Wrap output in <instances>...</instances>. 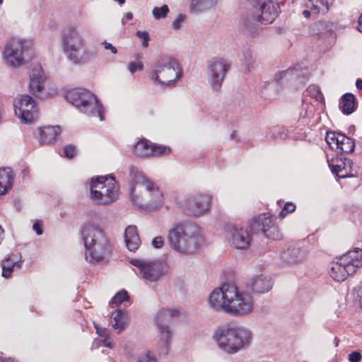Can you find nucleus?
<instances>
[{"mask_svg":"<svg viewBox=\"0 0 362 362\" xmlns=\"http://www.w3.org/2000/svg\"><path fill=\"white\" fill-rule=\"evenodd\" d=\"M209 303L215 310H223L231 315L240 317L252 313L254 302L252 297L229 284L214 290L209 296Z\"/></svg>","mask_w":362,"mask_h":362,"instance_id":"1","label":"nucleus"},{"mask_svg":"<svg viewBox=\"0 0 362 362\" xmlns=\"http://www.w3.org/2000/svg\"><path fill=\"white\" fill-rule=\"evenodd\" d=\"M167 238L170 247L183 255L197 251L203 240L201 228L190 221L174 223L168 230Z\"/></svg>","mask_w":362,"mask_h":362,"instance_id":"2","label":"nucleus"},{"mask_svg":"<svg viewBox=\"0 0 362 362\" xmlns=\"http://www.w3.org/2000/svg\"><path fill=\"white\" fill-rule=\"evenodd\" d=\"M255 9L247 11L241 19L242 30L246 34L252 35L258 31V23L270 24L281 12V6L285 0H248Z\"/></svg>","mask_w":362,"mask_h":362,"instance_id":"3","label":"nucleus"},{"mask_svg":"<svg viewBox=\"0 0 362 362\" xmlns=\"http://www.w3.org/2000/svg\"><path fill=\"white\" fill-rule=\"evenodd\" d=\"M82 235L86 261L93 264L107 262L111 245L104 230L95 223L88 222L83 226Z\"/></svg>","mask_w":362,"mask_h":362,"instance_id":"4","label":"nucleus"},{"mask_svg":"<svg viewBox=\"0 0 362 362\" xmlns=\"http://www.w3.org/2000/svg\"><path fill=\"white\" fill-rule=\"evenodd\" d=\"M213 338L221 350L234 354L250 346L252 334L246 327L225 325L215 329Z\"/></svg>","mask_w":362,"mask_h":362,"instance_id":"5","label":"nucleus"},{"mask_svg":"<svg viewBox=\"0 0 362 362\" xmlns=\"http://www.w3.org/2000/svg\"><path fill=\"white\" fill-rule=\"evenodd\" d=\"M129 175L132 181L130 189L132 201L137 204V201L139 198L137 192L141 191V189L144 188L146 190L144 199L150 206L153 208L157 207L161 203L162 199V193L159 188L155 183L147 179L144 174L139 171L134 166L129 168Z\"/></svg>","mask_w":362,"mask_h":362,"instance_id":"6","label":"nucleus"},{"mask_svg":"<svg viewBox=\"0 0 362 362\" xmlns=\"http://www.w3.org/2000/svg\"><path fill=\"white\" fill-rule=\"evenodd\" d=\"M66 100L89 117H98L104 119L103 107L96 95L84 88H74L66 93Z\"/></svg>","mask_w":362,"mask_h":362,"instance_id":"7","label":"nucleus"},{"mask_svg":"<svg viewBox=\"0 0 362 362\" xmlns=\"http://www.w3.org/2000/svg\"><path fill=\"white\" fill-rule=\"evenodd\" d=\"M149 77L154 82L167 86L174 83L181 77V70L175 59L163 56L156 61Z\"/></svg>","mask_w":362,"mask_h":362,"instance_id":"8","label":"nucleus"},{"mask_svg":"<svg viewBox=\"0 0 362 362\" xmlns=\"http://www.w3.org/2000/svg\"><path fill=\"white\" fill-rule=\"evenodd\" d=\"M90 197L98 204H110L118 197V186L112 176H100L92 178Z\"/></svg>","mask_w":362,"mask_h":362,"instance_id":"9","label":"nucleus"},{"mask_svg":"<svg viewBox=\"0 0 362 362\" xmlns=\"http://www.w3.org/2000/svg\"><path fill=\"white\" fill-rule=\"evenodd\" d=\"M62 41L64 52L70 61L75 64L86 62L83 38L75 28L70 27L64 30Z\"/></svg>","mask_w":362,"mask_h":362,"instance_id":"10","label":"nucleus"},{"mask_svg":"<svg viewBox=\"0 0 362 362\" xmlns=\"http://www.w3.org/2000/svg\"><path fill=\"white\" fill-rule=\"evenodd\" d=\"M31 47L32 42L30 40L18 38L9 39L4 51L7 63L13 67L22 65L25 55L30 56L28 52Z\"/></svg>","mask_w":362,"mask_h":362,"instance_id":"11","label":"nucleus"},{"mask_svg":"<svg viewBox=\"0 0 362 362\" xmlns=\"http://www.w3.org/2000/svg\"><path fill=\"white\" fill-rule=\"evenodd\" d=\"M16 115L25 124H31L38 118V108L29 95H21L13 101Z\"/></svg>","mask_w":362,"mask_h":362,"instance_id":"12","label":"nucleus"},{"mask_svg":"<svg viewBox=\"0 0 362 362\" xmlns=\"http://www.w3.org/2000/svg\"><path fill=\"white\" fill-rule=\"evenodd\" d=\"M249 227L253 233H262L267 238L276 240L282 238L278 226L269 214H262L250 221Z\"/></svg>","mask_w":362,"mask_h":362,"instance_id":"13","label":"nucleus"},{"mask_svg":"<svg viewBox=\"0 0 362 362\" xmlns=\"http://www.w3.org/2000/svg\"><path fill=\"white\" fill-rule=\"evenodd\" d=\"M211 196L203 193L189 194L181 202L185 212L192 216H199L207 211L210 206Z\"/></svg>","mask_w":362,"mask_h":362,"instance_id":"14","label":"nucleus"},{"mask_svg":"<svg viewBox=\"0 0 362 362\" xmlns=\"http://www.w3.org/2000/svg\"><path fill=\"white\" fill-rule=\"evenodd\" d=\"M180 311L177 309L162 308L156 315L155 322L160 333V340L164 346H168L171 337L170 324L173 318L178 315Z\"/></svg>","mask_w":362,"mask_h":362,"instance_id":"15","label":"nucleus"},{"mask_svg":"<svg viewBox=\"0 0 362 362\" xmlns=\"http://www.w3.org/2000/svg\"><path fill=\"white\" fill-rule=\"evenodd\" d=\"M229 69V65L223 59H212L208 62L206 74L214 90L220 88Z\"/></svg>","mask_w":362,"mask_h":362,"instance_id":"16","label":"nucleus"},{"mask_svg":"<svg viewBox=\"0 0 362 362\" xmlns=\"http://www.w3.org/2000/svg\"><path fill=\"white\" fill-rule=\"evenodd\" d=\"M131 263L139 269L144 279L151 282L157 281L163 274V264L159 260L134 259L131 261Z\"/></svg>","mask_w":362,"mask_h":362,"instance_id":"17","label":"nucleus"},{"mask_svg":"<svg viewBox=\"0 0 362 362\" xmlns=\"http://www.w3.org/2000/svg\"><path fill=\"white\" fill-rule=\"evenodd\" d=\"M226 231L229 243L235 248L244 250L249 247L251 236L247 228L228 224L226 226Z\"/></svg>","mask_w":362,"mask_h":362,"instance_id":"18","label":"nucleus"},{"mask_svg":"<svg viewBox=\"0 0 362 362\" xmlns=\"http://www.w3.org/2000/svg\"><path fill=\"white\" fill-rule=\"evenodd\" d=\"M247 286L254 293H264L272 288V282L270 277L260 274L253 277L248 283Z\"/></svg>","mask_w":362,"mask_h":362,"instance_id":"19","label":"nucleus"},{"mask_svg":"<svg viewBox=\"0 0 362 362\" xmlns=\"http://www.w3.org/2000/svg\"><path fill=\"white\" fill-rule=\"evenodd\" d=\"M43 88V72L42 68L37 66L33 69L30 76V92L35 96H40Z\"/></svg>","mask_w":362,"mask_h":362,"instance_id":"20","label":"nucleus"},{"mask_svg":"<svg viewBox=\"0 0 362 362\" xmlns=\"http://www.w3.org/2000/svg\"><path fill=\"white\" fill-rule=\"evenodd\" d=\"M40 144H50L57 141V136L61 133L59 126H47L39 128Z\"/></svg>","mask_w":362,"mask_h":362,"instance_id":"21","label":"nucleus"},{"mask_svg":"<svg viewBox=\"0 0 362 362\" xmlns=\"http://www.w3.org/2000/svg\"><path fill=\"white\" fill-rule=\"evenodd\" d=\"M280 258L285 264H296L303 259L304 252L298 247H288L281 252Z\"/></svg>","mask_w":362,"mask_h":362,"instance_id":"22","label":"nucleus"},{"mask_svg":"<svg viewBox=\"0 0 362 362\" xmlns=\"http://www.w3.org/2000/svg\"><path fill=\"white\" fill-rule=\"evenodd\" d=\"M333 25L327 21H319L310 26V33L313 35L322 37L332 30Z\"/></svg>","mask_w":362,"mask_h":362,"instance_id":"23","label":"nucleus"},{"mask_svg":"<svg viewBox=\"0 0 362 362\" xmlns=\"http://www.w3.org/2000/svg\"><path fill=\"white\" fill-rule=\"evenodd\" d=\"M356 98L352 93L344 94L339 100V108L343 114L349 115L355 110Z\"/></svg>","mask_w":362,"mask_h":362,"instance_id":"24","label":"nucleus"},{"mask_svg":"<svg viewBox=\"0 0 362 362\" xmlns=\"http://www.w3.org/2000/svg\"><path fill=\"white\" fill-rule=\"evenodd\" d=\"M329 276L336 281H343L347 278V272L344 268V264L341 262V257L336 262H332Z\"/></svg>","mask_w":362,"mask_h":362,"instance_id":"25","label":"nucleus"},{"mask_svg":"<svg viewBox=\"0 0 362 362\" xmlns=\"http://www.w3.org/2000/svg\"><path fill=\"white\" fill-rule=\"evenodd\" d=\"M23 260L21 257L18 260L16 257V255H12L5 259L2 263V276L4 278H9L11 276V273L13 270V267H21Z\"/></svg>","mask_w":362,"mask_h":362,"instance_id":"26","label":"nucleus"},{"mask_svg":"<svg viewBox=\"0 0 362 362\" xmlns=\"http://www.w3.org/2000/svg\"><path fill=\"white\" fill-rule=\"evenodd\" d=\"M153 148L150 144L149 141L141 139L134 146L133 153L139 157H146L153 155Z\"/></svg>","mask_w":362,"mask_h":362,"instance_id":"27","label":"nucleus"},{"mask_svg":"<svg viewBox=\"0 0 362 362\" xmlns=\"http://www.w3.org/2000/svg\"><path fill=\"white\" fill-rule=\"evenodd\" d=\"M334 0H306L305 6L316 13L327 12Z\"/></svg>","mask_w":362,"mask_h":362,"instance_id":"28","label":"nucleus"},{"mask_svg":"<svg viewBox=\"0 0 362 362\" xmlns=\"http://www.w3.org/2000/svg\"><path fill=\"white\" fill-rule=\"evenodd\" d=\"M288 136V130L284 127H274L266 132V139L268 141L284 140Z\"/></svg>","mask_w":362,"mask_h":362,"instance_id":"29","label":"nucleus"},{"mask_svg":"<svg viewBox=\"0 0 362 362\" xmlns=\"http://www.w3.org/2000/svg\"><path fill=\"white\" fill-rule=\"evenodd\" d=\"M127 317L125 313L121 309H117L112 315V327L117 329L119 332L127 327Z\"/></svg>","mask_w":362,"mask_h":362,"instance_id":"30","label":"nucleus"},{"mask_svg":"<svg viewBox=\"0 0 362 362\" xmlns=\"http://www.w3.org/2000/svg\"><path fill=\"white\" fill-rule=\"evenodd\" d=\"M218 0H192L191 8L195 12H203L214 7Z\"/></svg>","mask_w":362,"mask_h":362,"instance_id":"31","label":"nucleus"},{"mask_svg":"<svg viewBox=\"0 0 362 362\" xmlns=\"http://www.w3.org/2000/svg\"><path fill=\"white\" fill-rule=\"evenodd\" d=\"M341 139L339 142V147L336 151L340 153H351L354 151L355 143L354 140L346 135L343 134L340 136Z\"/></svg>","mask_w":362,"mask_h":362,"instance_id":"32","label":"nucleus"},{"mask_svg":"<svg viewBox=\"0 0 362 362\" xmlns=\"http://www.w3.org/2000/svg\"><path fill=\"white\" fill-rule=\"evenodd\" d=\"M341 164L339 163H329V167L331 168L332 172L334 174H336L339 177L341 178L346 177L348 176L347 172L346 171L345 165H349V166L353 163L350 159H344V161L340 160Z\"/></svg>","mask_w":362,"mask_h":362,"instance_id":"33","label":"nucleus"},{"mask_svg":"<svg viewBox=\"0 0 362 362\" xmlns=\"http://www.w3.org/2000/svg\"><path fill=\"white\" fill-rule=\"evenodd\" d=\"M341 257L344 263L347 264L348 262L356 263V261H358L362 264V250L356 248L352 251L348 252Z\"/></svg>","mask_w":362,"mask_h":362,"instance_id":"34","label":"nucleus"},{"mask_svg":"<svg viewBox=\"0 0 362 362\" xmlns=\"http://www.w3.org/2000/svg\"><path fill=\"white\" fill-rule=\"evenodd\" d=\"M342 135L343 134L336 132H327L325 136L326 142L331 148L336 150L337 147L339 146V142Z\"/></svg>","mask_w":362,"mask_h":362,"instance_id":"35","label":"nucleus"},{"mask_svg":"<svg viewBox=\"0 0 362 362\" xmlns=\"http://www.w3.org/2000/svg\"><path fill=\"white\" fill-rule=\"evenodd\" d=\"M13 172L11 168L0 169V183L11 187L13 181Z\"/></svg>","mask_w":362,"mask_h":362,"instance_id":"36","label":"nucleus"},{"mask_svg":"<svg viewBox=\"0 0 362 362\" xmlns=\"http://www.w3.org/2000/svg\"><path fill=\"white\" fill-rule=\"evenodd\" d=\"M288 75L294 76L296 78L300 77V68L296 66L295 67L289 68L286 70L279 71L275 74L274 78L275 81L279 82L283 78L287 76Z\"/></svg>","mask_w":362,"mask_h":362,"instance_id":"37","label":"nucleus"},{"mask_svg":"<svg viewBox=\"0 0 362 362\" xmlns=\"http://www.w3.org/2000/svg\"><path fill=\"white\" fill-rule=\"evenodd\" d=\"M305 94L316 99V100H317V101L321 102V101L324 100L323 95L321 93L320 87L317 86H315V85L309 86L305 91Z\"/></svg>","mask_w":362,"mask_h":362,"instance_id":"38","label":"nucleus"},{"mask_svg":"<svg viewBox=\"0 0 362 362\" xmlns=\"http://www.w3.org/2000/svg\"><path fill=\"white\" fill-rule=\"evenodd\" d=\"M129 299L128 293L122 290L117 292L112 298L110 303L114 304L115 306H119L124 301H127Z\"/></svg>","mask_w":362,"mask_h":362,"instance_id":"39","label":"nucleus"},{"mask_svg":"<svg viewBox=\"0 0 362 362\" xmlns=\"http://www.w3.org/2000/svg\"><path fill=\"white\" fill-rule=\"evenodd\" d=\"M125 240L127 247L129 251H135L138 249L141 244V240L139 235H134V237H131L127 238Z\"/></svg>","mask_w":362,"mask_h":362,"instance_id":"40","label":"nucleus"},{"mask_svg":"<svg viewBox=\"0 0 362 362\" xmlns=\"http://www.w3.org/2000/svg\"><path fill=\"white\" fill-rule=\"evenodd\" d=\"M168 12L169 8L167 5H163L160 8L154 7L152 11L153 16L156 20L165 18Z\"/></svg>","mask_w":362,"mask_h":362,"instance_id":"41","label":"nucleus"},{"mask_svg":"<svg viewBox=\"0 0 362 362\" xmlns=\"http://www.w3.org/2000/svg\"><path fill=\"white\" fill-rule=\"evenodd\" d=\"M242 61L245 65L247 71H250L254 62L250 50L246 49L243 52Z\"/></svg>","mask_w":362,"mask_h":362,"instance_id":"42","label":"nucleus"},{"mask_svg":"<svg viewBox=\"0 0 362 362\" xmlns=\"http://www.w3.org/2000/svg\"><path fill=\"white\" fill-rule=\"evenodd\" d=\"M296 208V205L293 202H286L279 212V217L281 219L284 218L288 214L293 212Z\"/></svg>","mask_w":362,"mask_h":362,"instance_id":"43","label":"nucleus"},{"mask_svg":"<svg viewBox=\"0 0 362 362\" xmlns=\"http://www.w3.org/2000/svg\"><path fill=\"white\" fill-rule=\"evenodd\" d=\"M341 262L344 264L346 272H347V276L354 274L356 271V269L362 266V264H361L358 261H356V263L348 262L346 264L344 263L343 260L341 259Z\"/></svg>","mask_w":362,"mask_h":362,"instance_id":"44","label":"nucleus"},{"mask_svg":"<svg viewBox=\"0 0 362 362\" xmlns=\"http://www.w3.org/2000/svg\"><path fill=\"white\" fill-rule=\"evenodd\" d=\"M136 35L137 37L142 40L141 45L144 47H147L148 45V41L150 40L148 33L146 31L138 30L136 33Z\"/></svg>","mask_w":362,"mask_h":362,"instance_id":"45","label":"nucleus"},{"mask_svg":"<svg viewBox=\"0 0 362 362\" xmlns=\"http://www.w3.org/2000/svg\"><path fill=\"white\" fill-rule=\"evenodd\" d=\"M76 152V148L72 145H66L64 148V153L65 157L72 158L74 157Z\"/></svg>","mask_w":362,"mask_h":362,"instance_id":"46","label":"nucleus"},{"mask_svg":"<svg viewBox=\"0 0 362 362\" xmlns=\"http://www.w3.org/2000/svg\"><path fill=\"white\" fill-rule=\"evenodd\" d=\"M137 228L135 226H129L124 232V240L129 238L131 237H134V235H138Z\"/></svg>","mask_w":362,"mask_h":362,"instance_id":"47","label":"nucleus"},{"mask_svg":"<svg viewBox=\"0 0 362 362\" xmlns=\"http://www.w3.org/2000/svg\"><path fill=\"white\" fill-rule=\"evenodd\" d=\"M137 362H157V361L151 353L148 352L146 354L139 356Z\"/></svg>","mask_w":362,"mask_h":362,"instance_id":"48","label":"nucleus"},{"mask_svg":"<svg viewBox=\"0 0 362 362\" xmlns=\"http://www.w3.org/2000/svg\"><path fill=\"white\" fill-rule=\"evenodd\" d=\"M185 18V15L180 13L178 16L173 21L172 27L175 30H178L180 28L181 23L184 21Z\"/></svg>","mask_w":362,"mask_h":362,"instance_id":"49","label":"nucleus"},{"mask_svg":"<svg viewBox=\"0 0 362 362\" xmlns=\"http://www.w3.org/2000/svg\"><path fill=\"white\" fill-rule=\"evenodd\" d=\"M152 148H153V154L160 155V154L165 153L167 152H170V148H167L163 146L152 145Z\"/></svg>","mask_w":362,"mask_h":362,"instance_id":"50","label":"nucleus"},{"mask_svg":"<svg viewBox=\"0 0 362 362\" xmlns=\"http://www.w3.org/2000/svg\"><path fill=\"white\" fill-rule=\"evenodd\" d=\"M350 362H359L361 360V354L359 351H352L348 356Z\"/></svg>","mask_w":362,"mask_h":362,"instance_id":"51","label":"nucleus"},{"mask_svg":"<svg viewBox=\"0 0 362 362\" xmlns=\"http://www.w3.org/2000/svg\"><path fill=\"white\" fill-rule=\"evenodd\" d=\"M43 222L42 221H36L33 225V229L35 231L37 235H41L43 233L42 230Z\"/></svg>","mask_w":362,"mask_h":362,"instance_id":"52","label":"nucleus"},{"mask_svg":"<svg viewBox=\"0 0 362 362\" xmlns=\"http://www.w3.org/2000/svg\"><path fill=\"white\" fill-rule=\"evenodd\" d=\"M152 245L155 248H160L164 244V238L162 236H157L152 240Z\"/></svg>","mask_w":362,"mask_h":362,"instance_id":"53","label":"nucleus"},{"mask_svg":"<svg viewBox=\"0 0 362 362\" xmlns=\"http://www.w3.org/2000/svg\"><path fill=\"white\" fill-rule=\"evenodd\" d=\"M129 70L132 74L135 73L137 70H141L143 69V65L141 63H136L132 62L129 64L128 66Z\"/></svg>","mask_w":362,"mask_h":362,"instance_id":"54","label":"nucleus"},{"mask_svg":"<svg viewBox=\"0 0 362 362\" xmlns=\"http://www.w3.org/2000/svg\"><path fill=\"white\" fill-rule=\"evenodd\" d=\"M349 211L352 214L354 219H356V218L360 219L362 211L361 210H360L359 208H358L356 206H351V208L349 209Z\"/></svg>","mask_w":362,"mask_h":362,"instance_id":"55","label":"nucleus"},{"mask_svg":"<svg viewBox=\"0 0 362 362\" xmlns=\"http://www.w3.org/2000/svg\"><path fill=\"white\" fill-rule=\"evenodd\" d=\"M103 45H104V47L105 49L110 50L112 53L116 54L117 50V48L112 45L111 43L107 42V41H104L103 42Z\"/></svg>","mask_w":362,"mask_h":362,"instance_id":"56","label":"nucleus"},{"mask_svg":"<svg viewBox=\"0 0 362 362\" xmlns=\"http://www.w3.org/2000/svg\"><path fill=\"white\" fill-rule=\"evenodd\" d=\"M103 345L105 347L112 348V344L108 337H106L103 340Z\"/></svg>","mask_w":362,"mask_h":362,"instance_id":"57","label":"nucleus"},{"mask_svg":"<svg viewBox=\"0 0 362 362\" xmlns=\"http://www.w3.org/2000/svg\"><path fill=\"white\" fill-rule=\"evenodd\" d=\"M11 187H7V185L0 183V195L4 194Z\"/></svg>","mask_w":362,"mask_h":362,"instance_id":"58","label":"nucleus"},{"mask_svg":"<svg viewBox=\"0 0 362 362\" xmlns=\"http://www.w3.org/2000/svg\"><path fill=\"white\" fill-rule=\"evenodd\" d=\"M2 355L3 354L0 353V362H16L14 359L11 358H4Z\"/></svg>","mask_w":362,"mask_h":362,"instance_id":"59","label":"nucleus"},{"mask_svg":"<svg viewBox=\"0 0 362 362\" xmlns=\"http://www.w3.org/2000/svg\"><path fill=\"white\" fill-rule=\"evenodd\" d=\"M357 297L360 302H362V284L360 285L357 290Z\"/></svg>","mask_w":362,"mask_h":362,"instance_id":"60","label":"nucleus"},{"mask_svg":"<svg viewBox=\"0 0 362 362\" xmlns=\"http://www.w3.org/2000/svg\"><path fill=\"white\" fill-rule=\"evenodd\" d=\"M358 30L362 33V13L361 14V16H359L358 18Z\"/></svg>","mask_w":362,"mask_h":362,"instance_id":"61","label":"nucleus"},{"mask_svg":"<svg viewBox=\"0 0 362 362\" xmlns=\"http://www.w3.org/2000/svg\"><path fill=\"white\" fill-rule=\"evenodd\" d=\"M95 329H96L97 334H99L100 337H104L106 335V331L105 329L104 330L99 329L97 326H95Z\"/></svg>","mask_w":362,"mask_h":362,"instance_id":"62","label":"nucleus"},{"mask_svg":"<svg viewBox=\"0 0 362 362\" xmlns=\"http://www.w3.org/2000/svg\"><path fill=\"white\" fill-rule=\"evenodd\" d=\"M124 18L127 21H131L133 18V13L131 12H127L125 13Z\"/></svg>","mask_w":362,"mask_h":362,"instance_id":"63","label":"nucleus"},{"mask_svg":"<svg viewBox=\"0 0 362 362\" xmlns=\"http://www.w3.org/2000/svg\"><path fill=\"white\" fill-rule=\"evenodd\" d=\"M356 86L358 89L362 90V79H357L356 81Z\"/></svg>","mask_w":362,"mask_h":362,"instance_id":"64","label":"nucleus"}]
</instances>
